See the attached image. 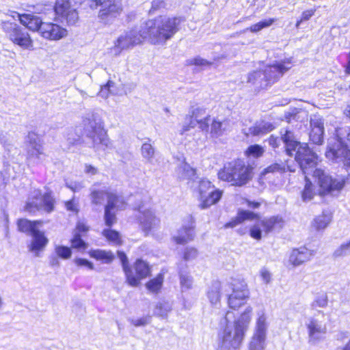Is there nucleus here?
Returning a JSON list of instances; mask_svg holds the SVG:
<instances>
[{
  "label": "nucleus",
  "instance_id": "obj_29",
  "mask_svg": "<svg viewBox=\"0 0 350 350\" xmlns=\"http://www.w3.org/2000/svg\"><path fill=\"white\" fill-rule=\"evenodd\" d=\"M273 129V125L270 122H257L252 126L250 127L248 129V131L245 132V134L247 136H259L271 131Z\"/></svg>",
  "mask_w": 350,
  "mask_h": 350
},
{
  "label": "nucleus",
  "instance_id": "obj_39",
  "mask_svg": "<svg viewBox=\"0 0 350 350\" xmlns=\"http://www.w3.org/2000/svg\"><path fill=\"white\" fill-rule=\"evenodd\" d=\"M286 170L290 171V172H295V167L294 166L286 165L284 163H275L269 166H268L267 168L264 170V174L267 173H275V172H285Z\"/></svg>",
  "mask_w": 350,
  "mask_h": 350
},
{
  "label": "nucleus",
  "instance_id": "obj_12",
  "mask_svg": "<svg viewBox=\"0 0 350 350\" xmlns=\"http://www.w3.org/2000/svg\"><path fill=\"white\" fill-rule=\"evenodd\" d=\"M291 67V62L289 59L267 66L262 72L267 85L278 81Z\"/></svg>",
  "mask_w": 350,
  "mask_h": 350
},
{
  "label": "nucleus",
  "instance_id": "obj_28",
  "mask_svg": "<svg viewBox=\"0 0 350 350\" xmlns=\"http://www.w3.org/2000/svg\"><path fill=\"white\" fill-rule=\"evenodd\" d=\"M252 314V308L247 306L237 320L235 321L234 319L232 321V324L237 328H240L245 334L251 321Z\"/></svg>",
  "mask_w": 350,
  "mask_h": 350
},
{
  "label": "nucleus",
  "instance_id": "obj_7",
  "mask_svg": "<svg viewBox=\"0 0 350 350\" xmlns=\"http://www.w3.org/2000/svg\"><path fill=\"white\" fill-rule=\"evenodd\" d=\"M84 131L86 136L92 140L95 150H105L111 147V143L103 129V122L98 116L92 114L85 120Z\"/></svg>",
  "mask_w": 350,
  "mask_h": 350
},
{
  "label": "nucleus",
  "instance_id": "obj_36",
  "mask_svg": "<svg viewBox=\"0 0 350 350\" xmlns=\"http://www.w3.org/2000/svg\"><path fill=\"white\" fill-rule=\"evenodd\" d=\"M135 269L137 277H134L138 280V284H139V280L146 278L150 273V267L148 264L141 259L136 260Z\"/></svg>",
  "mask_w": 350,
  "mask_h": 350
},
{
  "label": "nucleus",
  "instance_id": "obj_4",
  "mask_svg": "<svg viewBox=\"0 0 350 350\" xmlns=\"http://www.w3.org/2000/svg\"><path fill=\"white\" fill-rule=\"evenodd\" d=\"M336 139L329 142L326 157L336 163H342L350 172V126L340 127L336 130Z\"/></svg>",
  "mask_w": 350,
  "mask_h": 350
},
{
  "label": "nucleus",
  "instance_id": "obj_41",
  "mask_svg": "<svg viewBox=\"0 0 350 350\" xmlns=\"http://www.w3.org/2000/svg\"><path fill=\"white\" fill-rule=\"evenodd\" d=\"M179 177L182 179H191L196 174V171L189 164H182L178 169Z\"/></svg>",
  "mask_w": 350,
  "mask_h": 350
},
{
  "label": "nucleus",
  "instance_id": "obj_53",
  "mask_svg": "<svg viewBox=\"0 0 350 350\" xmlns=\"http://www.w3.org/2000/svg\"><path fill=\"white\" fill-rule=\"evenodd\" d=\"M115 83L112 81H108V82L101 86L100 90L98 93L99 96L102 98H107L109 94H113L114 90L112 89L114 87Z\"/></svg>",
  "mask_w": 350,
  "mask_h": 350
},
{
  "label": "nucleus",
  "instance_id": "obj_18",
  "mask_svg": "<svg viewBox=\"0 0 350 350\" xmlns=\"http://www.w3.org/2000/svg\"><path fill=\"white\" fill-rule=\"evenodd\" d=\"M31 240L28 245L29 251L33 252L35 256H39L40 252L43 250L49 243V239L44 232L38 228L31 234Z\"/></svg>",
  "mask_w": 350,
  "mask_h": 350
},
{
  "label": "nucleus",
  "instance_id": "obj_24",
  "mask_svg": "<svg viewBox=\"0 0 350 350\" xmlns=\"http://www.w3.org/2000/svg\"><path fill=\"white\" fill-rule=\"evenodd\" d=\"M118 198L116 195H108V203L105 208V222L110 227L116 221V215L112 211L117 206Z\"/></svg>",
  "mask_w": 350,
  "mask_h": 350
},
{
  "label": "nucleus",
  "instance_id": "obj_6",
  "mask_svg": "<svg viewBox=\"0 0 350 350\" xmlns=\"http://www.w3.org/2000/svg\"><path fill=\"white\" fill-rule=\"evenodd\" d=\"M253 168L245 165L241 160L233 161L226 164L218 172L220 180L231 183L232 185L243 186L252 178Z\"/></svg>",
  "mask_w": 350,
  "mask_h": 350
},
{
  "label": "nucleus",
  "instance_id": "obj_2",
  "mask_svg": "<svg viewBox=\"0 0 350 350\" xmlns=\"http://www.w3.org/2000/svg\"><path fill=\"white\" fill-rule=\"evenodd\" d=\"M286 143L288 153L297 148L295 154V161L299 164L304 174H311L317 179L320 187V195H334L338 193L344 187L345 181L342 178H334L324 170L316 168L317 156L310 149L308 146H300L294 139L291 133H287L284 137Z\"/></svg>",
  "mask_w": 350,
  "mask_h": 350
},
{
  "label": "nucleus",
  "instance_id": "obj_30",
  "mask_svg": "<svg viewBox=\"0 0 350 350\" xmlns=\"http://www.w3.org/2000/svg\"><path fill=\"white\" fill-rule=\"evenodd\" d=\"M118 257L119 258L122 262L123 270L126 277V281L128 282L129 285L132 286H137L138 280L134 277L131 269L129 267L128 259L125 253L123 252L118 251Z\"/></svg>",
  "mask_w": 350,
  "mask_h": 350
},
{
  "label": "nucleus",
  "instance_id": "obj_21",
  "mask_svg": "<svg viewBox=\"0 0 350 350\" xmlns=\"http://www.w3.org/2000/svg\"><path fill=\"white\" fill-rule=\"evenodd\" d=\"M312 256V252L306 247L293 249L291 252L288 259V263L293 267H297L310 260Z\"/></svg>",
  "mask_w": 350,
  "mask_h": 350
},
{
  "label": "nucleus",
  "instance_id": "obj_32",
  "mask_svg": "<svg viewBox=\"0 0 350 350\" xmlns=\"http://www.w3.org/2000/svg\"><path fill=\"white\" fill-rule=\"evenodd\" d=\"M224 290V286L218 281L213 282L207 291V297L212 305H217L220 301L221 290Z\"/></svg>",
  "mask_w": 350,
  "mask_h": 350
},
{
  "label": "nucleus",
  "instance_id": "obj_20",
  "mask_svg": "<svg viewBox=\"0 0 350 350\" xmlns=\"http://www.w3.org/2000/svg\"><path fill=\"white\" fill-rule=\"evenodd\" d=\"M194 237V221L193 218L189 216L188 217L187 224H184L183 227L178 230V234L174 237V239L178 244H185L193 240Z\"/></svg>",
  "mask_w": 350,
  "mask_h": 350
},
{
  "label": "nucleus",
  "instance_id": "obj_64",
  "mask_svg": "<svg viewBox=\"0 0 350 350\" xmlns=\"http://www.w3.org/2000/svg\"><path fill=\"white\" fill-rule=\"evenodd\" d=\"M260 275L265 283L268 284L271 281V274L266 268L261 269Z\"/></svg>",
  "mask_w": 350,
  "mask_h": 350
},
{
  "label": "nucleus",
  "instance_id": "obj_63",
  "mask_svg": "<svg viewBox=\"0 0 350 350\" xmlns=\"http://www.w3.org/2000/svg\"><path fill=\"white\" fill-rule=\"evenodd\" d=\"M80 140V136L77 135L74 131H71L67 137V141L69 144L74 145Z\"/></svg>",
  "mask_w": 350,
  "mask_h": 350
},
{
  "label": "nucleus",
  "instance_id": "obj_54",
  "mask_svg": "<svg viewBox=\"0 0 350 350\" xmlns=\"http://www.w3.org/2000/svg\"><path fill=\"white\" fill-rule=\"evenodd\" d=\"M71 245L72 248L76 249H85L87 247L86 243L81 239V235L77 232L74 233L73 238L71 239Z\"/></svg>",
  "mask_w": 350,
  "mask_h": 350
},
{
  "label": "nucleus",
  "instance_id": "obj_61",
  "mask_svg": "<svg viewBox=\"0 0 350 350\" xmlns=\"http://www.w3.org/2000/svg\"><path fill=\"white\" fill-rule=\"evenodd\" d=\"M66 187L74 192H78L84 187L83 182L66 183Z\"/></svg>",
  "mask_w": 350,
  "mask_h": 350
},
{
  "label": "nucleus",
  "instance_id": "obj_37",
  "mask_svg": "<svg viewBox=\"0 0 350 350\" xmlns=\"http://www.w3.org/2000/svg\"><path fill=\"white\" fill-rule=\"evenodd\" d=\"M247 82L261 88H265L267 86V83L265 81V78H263V72L261 70L250 73L247 77Z\"/></svg>",
  "mask_w": 350,
  "mask_h": 350
},
{
  "label": "nucleus",
  "instance_id": "obj_59",
  "mask_svg": "<svg viewBox=\"0 0 350 350\" xmlns=\"http://www.w3.org/2000/svg\"><path fill=\"white\" fill-rule=\"evenodd\" d=\"M131 323L135 327L144 326L150 323V317H145L137 319H130Z\"/></svg>",
  "mask_w": 350,
  "mask_h": 350
},
{
  "label": "nucleus",
  "instance_id": "obj_52",
  "mask_svg": "<svg viewBox=\"0 0 350 350\" xmlns=\"http://www.w3.org/2000/svg\"><path fill=\"white\" fill-rule=\"evenodd\" d=\"M55 252L57 256L62 259H68L72 255L71 249L64 245H56L55 247Z\"/></svg>",
  "mask_w": 350,
  "mask_h": 350
},
{
  "label": "nucleus",
  "instance_id": "obj_50",
  "mask_svg": "<svg viewBox=\"0 0 350 350\" xmlns=\"http://www.w3.org/2000/svg\"><path fill=\"white\" fill-rule=\"evenodd\" d=\"M350 254V242L342 243L334 252L335 258L343 257Z\"/></svg>",
  "mask_w": 350,
  "mask_h": 350
},
{
  "label": "nucleus",
  "instance_id": "obj_34",
  "mask_svg": "<svg viewBox=\"0 0 350 350\" xmlns=\"http://www.w3.org/2000/svg\"><path fill=\"white\" fill-rule=\"evenodd\" d=\"M332 221V215L327 212H323L312 221V227L317 231L325 229Z\"/></svg>",
  "mask_w": 350,
  "mask_h": 350
},
{
  "label": "nucleus",
  "instance_id": "obj_56",
  "mask_svg": "<svg viewBox=\"0 0 350 350\" xmlns=\"http://www.w3.org/2000/svg\"><path fill=\"white\" fill-rule=\"evenodd\" d=\"M190 64H193L197 66H200L202 68L208 67L212 64V62L207 61L205 59H203L200 57H195L191 60H189Z\"/></svg>",
  "mask_w": 350,
  "mask_h": 350
},
{
  "label": "nucleus",
  "instance_id": "obj_25",
  "mask_svg": "<svg viewBox=\"0 0 350 350\" xmlns=\"http://www.w3.org/2000/svg\"><path fill=\"white\" fill-rule=\"evenodd\" d=\"M20 22L29 30L33 31H38L41 34V27L43 23L42 20L36 16L29 14L20 15Z\"/></svg>",
  "mask_w": 350,
  "mask_h": 350
},
{
  "label": "nucleus",
  "instance_id": "obj_57",
  "mask_svg": "<svg viewBox=\"0 0 350 350\" xmlns=\"http://www.w3.org/2000/svg\"><path fill=\"white\" fill-rule=\"evenodd\" d=\"M198 252L196 248L187 247L185 250L183 258L185 260H191L198 256Z\"/></svg>",
  "mask_w": 350,
  "mask_h": 350
},
{
  "label": "nucleus",
  "instance_id": "obj_1",
  "mask_svg": "<svg viewBox=\"0 0 350 350\" xmlns=\"http://www.w3.org/2000/svg\"><path fill=\"white\" fill-rule=\"evenodd\" d=\"M183 21L181 17L159 16L148 20L142 25L139 30L132 29L120 35L110 49L114 55H119L123 51L129 49L148 39L153 44H163L179 30Z\"/></svg>",
  "mask_w": 350,
  "mask_h": 350
},
{
  "label": "nucleus",
  "instance_id": "obj_47",
  "mask_svg": "<svg viewBox=\"0 0 350 350\" xmlns=\"http://www.w3.org/2000/svg\"><path fill=\"white\" fill-rule=\"evenodd\" d=\"M274 18H268L262 20L253 25H252L249 29L251 32L257 33L264 28L270 27L274 22Z\"/></svg>",
  "mask_w": 350,
  "mask_h": 350
},
{
  "label": "nucleus",
  "instance_id": "obj_26",
  "mask_svg": "<svg viewBox=\"0 0 350 350\" xmlns=\"http://www.w3.org/2000/svg\"><path fill=\"white\" fill-rule=\"evenodd\" d=\"M260 223L266 233H269L273 230H280L282 228L284 225L283 218L279 215L265 218L261 220Z\"/></svg>",
  "mask_w": 350,
  "mask_h": 350
},
{
  "label": "nucleus",
  "instance_id": "obj_44",
  "mask_svg": "<svg viewBox=\"0 0 350 350\" xmlns=\"http://www.w3.org/2000/svg\"><path fill=\"white\" fill-rule=\"evenodd\" d=\"M172 310L171 304L168 302H159L155 307L154 314L158 317L165 318Z\"/></svg>",
  "mask_w": 350,
  "mask_h": 350
},
{
  "label": "nucleus",
  "instance_id": "obj_60",
  "mask_svg": "<svg viewBox=\"0 0 350 350\" xmlns=\"http://www.w3.org/2000/svg\"><path fill=\"white\" fill-rule=\"evenodd\" d=\"M0 142L4 148H8L12 144L11 136L7 133H0Z\"/></svg>",
  "mask_w": 350,
  "mask_h": 350
},
{
  "label": "nucleus",
  "instance_id": "obj_19",
  "mask_svg": "<svg viewBox=\"0 0 350 350\" xmlns=\"http://www.w3.org/2000/svg\"><path fill=\"white\" fill-rule=\"evenodd\" d=\"M139 219L143 230L147 234L152 230L157 228L159 219L155 217L150 210H142L139 208Z\"/></svg>",
  "mask_w": 350,
  "mask_h": 350
},
{
  "label": "nucleus",
  "instance_id": "obj_8",
  "mask_svg": "<svg viewBox=\"0 0 350 350\" xmlns=\"http://www.w3.org/2000/svg\"><path fill=\"white\" fill-rule=\"evenodd\" d=\"M224 291L228 295V304L230 308L237 309L243 306L249 298L250 292L243 280L232 279L224 286Z\"/></svg>",
  "mask_w": 350,
  "mask_h": 350
},
{
  "label": "nucleus",
  "instance_id": "obj_40",
  "mask_svg": "<svg viewBox=\"0 0 350 350\" xmlns=\"http://www.w3.org/2000/svg\"><path fill=\"white\" fill-rule=\"evenodd\" d=\"M215 188V185L206 178H202L198 181L197 191L198 193V198L206 193Z\"/></svg>",
  "mask_w": 350,
  "mask_h": 350
},
{
  "label": "nucleus",
  "instance_id": "obj_48",
  "mask_svg": "<svg viewBox=\"0 0 350 350\" xmlns=\"http://www.w3.org/2000/svg\"><path fill=\"white\" fill-rule=\"evenodd\" d=\"M327 295L325 293L318 295L311 304V308L316 310L317 308H325L327 306Z\"/></svg>",
  "mask_w": 350,
  "mask_h": 350
},
{
  "label": "nucleus",
  "instance_id": "obj_11",
  "mask_svg": "<svg viewBox=\"0 0 350 350\" xmlns=\"http://www.w3.org/2000/svg\"><path fill=\"white\" fill-rule=\"evenodd\" d=\"M94 4L91 5L92 8L100 7L98 17L105 23L111 18H114L121 11L120 1H94Z\"/></svg>",
  "mask_w": 350,
  "mask_h": 350
},
{
  "label": "nucleus",
  "instance_id": "obj_16",
  "mask_svg": "<svg viewBox=\"0 0 350 350\" xmlns=\"http://www.w3.org/2000/svg\"><path fill=\"white\" fill-rule=\"evenodd\" d=\"M310 140L314 144L321 145L323 142L324 120L319 115H313L310 118Z\"/></svg>",
  "mask_w": 350,
  "mask_h": 350
},
{
  "label": "nucleus",
  "instance_id": "obj_17",
  "mask_svg": "<svg viewBox=\"0 0 350 350\" xmlns=\"http://www.w3.org/2000/svg\"><path fill=\"white\" fill-rule=\"evenodd\" d=\"M68 34L67 30L60 25L53 23H44L41 27V36L50 40H59L65 38Z\"/></svg>",
  "mask_w": 350,
  "mask_h": 350
},
{
  "label": "nucleus",
  "instance_id": "obj_46",
  "mask_svg": "<svg viewBox=\"0 0 350 350\" xmlns=\"http://www.w3.org/2000/svg\"><path fill=\"white\" fill-rule=\"evenodd\" d=\"M180 283L183 291L191 289L193 285V278L183 271H180Z\"/></svg>",
  "mask_w": 350,
  "mask_h": 350
},
{
  "label": "nucleus",
  "instance_id": "obj_23",
  "mask_svg": "<svg viewBox=\"0 0 350 350\" xmlns=\"http://www.w3.org/2000/svg\"><path fill=\"white\" fill-rule=\"evenodd\" d=\"M222 194L223 192L220 189H217L216 187L212 189V190L206 193V194L198 198L200 201V204L199 205L200 208L202 209H206L209 208L211 206L215 204L219 201Z\"/></svg>",
  "mask_w": 350,
  "mask_h": 350
},
{
  "label": "nucleus",
  "instance_id": "obj_58",
  "mask_svg": "<svg viewBox=\"0 0 350 350\" xmlns=\"http://www.w3.org/2000/svg\"><path fill=\"white\" fill-rule=\"evenodd\" d=\"M250 236L257 240H260L262 238V230L260 228V224H256L251 228L250 231Z\"/></svg>",
  "mask_w": 350,
  "mask_h": 350
},
{
  "label": "nucleus",
  "instance_id": "obj_42",
  "mask_svg": "<svg viewBox=\"0 0 350 350\" xmlns=\"http://www.w3.org/2000/svg\"><path fill=\"white\" fill-rule=\"evenodd\" d=\"M142 155L147 162L152 163L154 156V148L148 143H144L141 148Z\"/></svg>",
  "mask_w": 350,
  "mask_h": 350
},
{
  "label": "nucleus",
  "instance_id": "obj_49",
  "mask_svg": "<svg viewBox=\"0 0 350 350\" xmlns=\"http://www.w3.org/2000/svg\"><path fill=\"white\" fill-rule=\"evenodd\" d=\"M103 234L106 239L113 243L114 244L118 245L121 243L120 236L117 231L105 229L103 231Z\"/></svg>",
  "mask_w": 350,
  "mask_h": 350
},
{
  "label": "nucleus",
  "instance_id": "obj_38",
  "mask_svg": "<svg viewBox=\"0 0 350 350\" xmlns=\"http://www.w3.org/2000/svg\"><path fill=\"white\" fill-rule=\"evenodd\" d=\"M164 275L163 273H159L154 278L148 281L146 286L147 289L153 293H158L163 286Z\"/></svg>",
  "mask_w": 350,
  "mask_h": 350
},
{
  "label": "nucleus",
  "instance_id": "obj_55",
  "mask_svg": "<svg viewBox=\"0 0 350 350\" xmlns=\"http://www.w3.org/2000/svg\"><path fill=\"white\" fill-rule=\"evenodd\" d=\"M266 342L265 341L251 339L249 343L248 350H265Z\"/></svg>",
  "mask_w": 350,
  "mask_h": 350
},
{
  "label": "nucleus",
  "instance_id": "obj_62",
  "mask_svg": "<svg viewBox=\"0 0 350 350\" xmlns=\"http://www.w3.org/2000/svg\"><path fill=\"white\" fill-rule=\"evenodd\" d=\"M75 262L77 266H84L88 267L90 270H93L94 269V265L90 261L85 259V258H76L75 260Z\"/></svg>",
  "mask_w": 350,
  "mask_h": 350
},
{
  "label": "nucleus",
  "instance_id": "obj_43",
  "mask_svg": "<svg viewBox=\"0 0 350 350\" xmlns=\"http://www.w3.org/2000/svg\"><path fill=\"white\" fill-rule=\"evenodd\" d=\"M310 174H305L306 185L304 191H302L301 198L303 201L308 202L310 201L314 196V192L312 190V183L309 180L308 176Z\"/></svg>",
  "mask_w": 350,
  "mask_h": 350
},
{
  "label": "nucleus",
  "instance_id": "obj_22",
  "mask_svg": "<svg viewBox=\"0 0 350 350\" xmlns=\"http://www.w3.org/2000/svg\"><path fill=\"white\" fill-rule=\"evenodd\" d=\"M268 329V323L264 311L258 312V318L256 321L255 329L252 339L265 341L267 337V331Z\"/></svg>",
  "mask_w": 350,
  "mask_h": 350
},
{
  "label": "nucleus",
  "instance_id": "obj_14",
  "mask_svg": "<svg viewBox=\"0 0 350 350\" xmlns=\"http://www.w3.org/2000/svg\"><path fill=\"white\" fill-rule=\"evenodd\" d=\"M28 159L40 161L44 157L43 148L40 137L35 133H29L26 139Z\"/></svg>",
  "mask_w": 350,
  "mask_h": 350
},
{
  "label": "nucleus",
  "instance_id": "obj_3",
  "mask_svg": "<svg viewBox=\"0 0 350 350\" xmlns=\"http://www.w3.org/2000/svg\"><path fill=\"white\" fill-rule=\"evenodd\" d=\"M206 135L210 134L211 137L217 138L221 136L230 128V122L226 118H212L206 114V110L196 108L189 118V123L183 126L180 133L184 135L191 129L196 126Z\"/></svg>",
  "mask_w": 350,
  "mask_h": 350
},
{
  "label": "nucleus",
  "instance_id": "obj_31",
  "mask_svg": "<svg viewBox=\"0 0 350 350\" xmlns=\"http://www.w3.org/2000/svg\"><path fill=\"white\" fill-rule=\"evenodd\" d=\"M259 219L260 216L257 213H254L250 211H240L237 213V217L228 223L226 226L233 228L245 220H258Z\"/></svg>",
  "mask_w": 350,
  "mask_h": 350
},
{
  "label": "nucleus",
  "instance_id": "obj_33",
  "mask_svg": "<svg viewBox=\"0 0 350 350\" xmlns=\"http://www.w3.org/2000/svg\"><path fill=\"white\" fill-rule=\"evenodd\" d=\"M42 224V221L39 220L31 221L26 219H21L17 221V226L19 231L31 235Z\"/></svg>",
  "mask_w": 350,
  "mask_h": 350
},
{
  "label": "nucleus",
  "instance_id": "obj_15",
  "mask_svg": "<svg viewBox=\"0 0 350 350\" xmlns=\"http://www.w3.org/2000/svg\"><path fill=\"white\" fill-rule=\"evenodd\" d=\"M53 9L57 15L65 18L68 24L73 25L79 19L77 9L71 6L70 1H56Z\"/></svg>",
  "mask_w": 350,
  "mask_h": 350
},
{
  "label": "nucleus",
  "instance_id": "obj_13",
  "mask_svg": "<svg viewBox=\"0 0 350 350\" xmlns=\"http://www.w3.org/2000/svg\"><path fill=\"white\" fill-rule=\"evenodd\" d=\"M305 325L308 329L309 342L312 343L320 341L327 332L325 323L314 317H309Z\"/></svg>",
  "mask_w": 350,
  "mask_h": 350
},
{
  "label": "nucleus",
  "instance_id": "obj_35",
  "mask_svg": "<svg viewBox=\"0 0 350 350\" xmlns=\"http://www.w3.org/2000/svg\"><path fill=\"white\" fill-rule=\"evenodd\" d=\"M89 253L92 258L100 260L105 264L111 263L115 258L113 254L110 251L94 250H91Z\"/></svg>",
  "mask_w": 350,
  "mask_h": 350
},
{
  "label": "nucleus",
  "instance_id": "obj_51",
  "mask_svg": "<svg viewBox=\"0 0 350 350\" xmlns=\"http://www.w3.org/2000/svg\"><path fill=\"white\" fill-rule=\"evenodd\" d=\"M264 153V149L262 146L258 144H254L249 146L245 151L247 156H252L254 158L261 157Z\"/></svg>",
  "mask_w": 350,
  "mask_h": 350
},
{
  "label": "nucleus",
  "instance_id": "obj_9",
  "mask_svg": "<svg viewBox=\"0 0 350 350\" xmlns=\"http://www.w3.org/2000/svg\"><path fill=\"white\" fill-rule=\"evenodd\" d=\"M2 29L9 40L23 49H29L33 46V41L25 28L15 23L2 22Z\"/></svg>",
  "mask_w": 350,
  "mask_h": 350
},
{
  "label": "nucleus",
  "instance_id": "obj_10",
  "mask_svg": "<svg viewBox=\"0 0 350 350\" xmlns=\"http://www.w3.org/2000/svg\"><path fill=\"white\" fill-rule=\"evenodd\" d=\"M54 199L50 193L42 194L41 191L34 189L31 191L25 205V210L29 213L44 211L51 213L54 208Z\"/></svg>",
  "mask_w": 350,
  "mask_h": 350
},
{
  "label": "nucleus",
  "instance_id": "obj_45",
  "mask_svg": "<svg viewBox=\"0 0 350 350\" xmlns=\"http://www.w3.org/2000/svg\"><path fill=\"white\" fill-rule=\"evenodd\" d=\"M108 195H114L111 193H107L103 191H95L93 190L91 192L92 202L96 205L101 204L107 197L108 199Z\"/></svg>",
  "mask_w": 350,
  "mask_h": 350
},
{
  "label": "nucleus",
  "instance_id": "obj_5",
  "mask_svg": "<svg viewBox=\"0 0 350 350\" xmlns=\"http://www.w3.org/2000/svg\"><path fill=\"white\" fill-rule=\"evenodd\" d=\"M234 314L228 311L220 321L221 331L219 333L218 350H233L239 348L245 334L240 328L232 324Z\"/></svg>",
  "mask_w": 350,
  "mask_h": 350
},
{
  "label": "nucleus",
  "instance_id": "obj_27",
  "mask_svg": "<svg viewBox=\"0 0 350 350\" xmlns=\"http://www.w3.org/2000/svg\"><path fill=\"white\" fill-rule=\"evenodd\" d=\"M287 133H291L293 137V139L300 146H308V144H301L300 142H299L298 141H297L295 139V135L293 134V133L289 130H287V129H282L281 130V138H279V137H274L273 135H271L268 139V142H269V144L272 146L273 148H278L280 145V143L281 141L283 142V143L284 144V146H285V150L286 152V154L291 157L292 156H295V154H296V152H297V148H296V150H293L291 151V153H288V151H287V148H286V143L284 141V137L286 136V134Z\"/></svg>",
  "mask_w": 350,
  "mask_h": 350
}]
</instances>
